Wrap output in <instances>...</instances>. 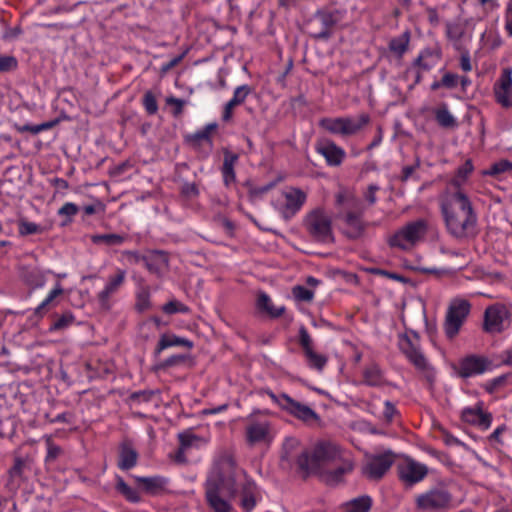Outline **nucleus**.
<instances>
[{
  "mask_svg": "<svg viewBox=\"0 0 512 512\" xmlns=\"http://www.w3.org/2000/svg\"><path fill=\"white\" fill-rule=\"evenodd\" d=\"M20 278L31 288H42L46 283L45 273L36 266L21 265L19 267Z\"/></svg>",
  "mask_w": 512,
  "mask_h": 512,
  "instance_id": "bb28decb",
  "label": "nucleus"
},
{
  "mask_svg": "<svg viewBox=\"0 0 512 512\" xmlns=\"http://www.w3.org/2000/svg\"><path fill=\"white\" fill-rule=\"evenodd\" d=\"M79 211V208L76 204L72 202L65 203L59 210L58 215L66 217V221L64 223H70L72 221V217H74Z\"/></svg>",
  "mask_w": 512,
  "mask_h": 512,
  "instance_id": "603ef678",
  "label": "nucleus"
},
{
  "mask_svg": "<svg viewBox=\"0 0 512 512\" xmlns=\"http://www.w3.org/2000/svg\"><path fill=\"white\" fill-rule=\"evenodd\" d=\"M238 158L239 157L237 154L230 152L228 150L224 151V160L223 165L221 167V173L224 185L227 187L234 183L236 180L234 168L238 161Z\"/></svg>",
  "mask_w": 512,
  "mask_h": 512,
  "instance_id": "2f4dec72",
  "label": "nucleus"
},
{
  "mask_svg": "<svg viewBox=\"0 0 512 512\" xmlns=\"http://www.w3.org/2000/svg\"><path fill=\"white\" fill-rule=\"evenodd\" d=\"M186 357L183 355H172L169 358L165 359L161 363L156 366V369H167L170 367H174L185 361Z\"/></svg>",
  "mask_w": 512,
  "mask_h": 512,
  "instance_id": "13d9d810",
  "label": "nucleus"
},
{
  "mask_svg": "<svg viewBox=\"0 0 512 512\" xmlns=\"http://www.w3.org/2000/svg\"><path fill=\"white\" fill-rule=\"evenodd\" d=\"M216 128L215 124H209L205 126L202 130L195 132L194 134L188 137V141L193 145H200L201 143L212 144L211 141V132Z\"/></svg>",
  "mask_w": 512,
  "mask_h": 512,
  "instance_id": "37998d69",
  "label": "nucleus"
},
{
  "mask_svg": "<svg viewBox=\"0 0 512 512\" xmlns=\"http://www.w3.org/2000/svg\"><path fill=\"white\" fill-rule=\"evenodd\" d=\"M116 490L129 502L137 503L140 501V495L138 491L130 487L121 477H117Z\"/></svg>",
  "mask_w": 512,
  "mask_h": 512,
  "instance_id": "79ce46f5",
  "label": "nucleus"
},
{
  "mask_svg": "<svg viewBox=\"0 0 512 512\" xmlns=\"http://www.w3.org/2000/svg\"><path fill=\"white\" fill-rule=\"evenodd\" d=\"M505 30L512 37V1L508 4L505 12Z\"/></svg>",
  "mask_w": 512,
  "mask_h": 512,
  "instance_id": "69168bd1",
  "label": "nucleus"
},
{
  "mask_svg": "<svg viewBox=\"0 0 512 512\" xmlns=\"http://www.w3.org/2000/svg\"><path fill=\"white\" fill-rule=\"evenodd\" d=\"M474 170L473 163L470 159L466 160L463 165L457 168L455 175L448 181L443 191L464 192L463 185L467 182L469 176Z\"/></svg>",
  "mask_w": 512,
  "mask_h": 512,
  "instance_id": "393cba45",
  "label": "nucleus"
},
{
  "mask_svg": "<svg viewBox=\"0 0 512 512\" xmlns=\"http://www.w3.org/2000/svg\"><path fill=\"white\" fill-rule=\"evenodd\" d=\"M370 122V116L366 113L352 117H326L319 121V126L331 134L342 137L352 136L360 132Z\"/></svg>",
  "mask_w": 512,
  "mask_h": 512,
  "instance_id": "423d86ee",
  "label": "nucleus"
},
{
  "mask_svg": "<svg viewBox=\"0 0 512 512\" xmlns=\"http://www.w3.org/2000/svg\"><path fill=\"white\" fill-rule=\"evenodd\" d=\"M24 461L21 458H16L14 461L13 466L9 470V475L11 478L19 477L21 476L24 468Z\"/></svg>",
  "mask_w": 512,
  "mask_h": 512,
  "instance_id": "e2e57ef3",
  "label": "nucleus"
},
{
  "mask_svg": "<svg viewBox=\"0 0 512 512\" xmlns=\"http://www.w3.org/2000/svg\"><path fill=\"white\" fill-rule=\"evenodd\" d=\"M126 271L116 268L114 273L107 278L104 288L98 293V301L103 308H109L110 298L116 294L125 283Z\"/></svg>",
  "mask_w": 512,
  "mask_h": 512,
  "instance_id": "2eb2a0df",
  "label": "nucleus"
},
{
  "mask_svg": "<svg viewBox=\"0 0 512 512\" xmlns=\"http://www.w3.org/2000/svg\"><path fill=\"white\" fill-rule=\"evenodd\" d=\"M150 302V289L148 287H141L136 293L135 307L139 312L149 309Z\"/></svg>",
  "mask_w": 512,
  "mask_h": 512,
  "instance_id": "a18cd8bd",
  "label": "nucleus"
},
{
  "mask_svg": "<svg viewBox=\"0 0 512 512\" xmlns=\"http://www.w3.org/2000/svg\"><path fill=\"white\" fill-rule=\"evenodd\" d=\"M439 203L447 230L453 237L462 239L474 234L477 215L465 192L443 191Z\"/></svg>",
  "mask_w": 512,
  "mask_h": 512,
  "instance_id": "7ed1b4c3",
  "label": "nucleus"
},
{
  "mask_svg": "<svg viewBox=\"0 0 512 512\" xmlns=\"http://www.w3.org/2000/svg\"><path fill=\"white\" fill-rule=\"evenodd\" d=\"M304 356L308 366L318 372H322L328 362L327 356L317 353L314 349L305 352Z\"/></svg>",
  "mask_w": 512,
  "mask_h": 512,
  "instance_id": "a19ab883",
  "label": "nucleus"
},
{
  "mask_svg": "<svg viewBox=\"0 0 512 512\" xmlns=\"http://www.w3.org/2000/svg\"><path fill=\"white\" fill-rule=\"evenodd\" d=\"M126 240V236L109 233V234H96L91 237V241L94 244H105L107 246H119L122 245Z\"/></svg>",
  "mask_w": 512,
  "mask_h": 512,
  "instance_id": "ea45409f",
  "label": "nucleus"
},
{
  "mask_svg": "<svg viewBox=\"0 0 512 512\" xmlns=\"http://www.w3.org/2000/svg\"><path fill=\"white\" fill-rule=\"evenodd\" d=\"M74 320V315L71 312H65L54 321L50 329L52 331L66 329L74 322Z\"/></svg>",
  "mask_w": 512,
  "mask_h": 512,
  "instance_id": "8fccbe9b",
  "label": "nucleus"
},
{
  "mask_svg": "<svg viewBox=\"0 0 512 512\" xmlns=\"http://www.w3.org/2000/svg\"><path fill=\"white\" fill-rule=\"evenodd\" d=\"M273 437L272 425L266 414L258 411L246 418L245 438L250 445L269 443Z\"/></svg>",
  "mask_w": 512,
  "mask_h": 512,
  "instance_id": "0eeeda50",
  "label": "nucleus"
},
{
  "mask_svg": "<svg viewBox=\"0 0 512 512\" xmlns=\"http://www.w3.org/2000/svg\"><path fill=\"white\" fill-rule=\"evenodd\" d=\"M143 105L148 114L153 115L158 111V104L151 92H146L143 97Z\"/></svg>",
  "mask_w": 512,
  "mask_h": 512,
  "instance_id": "6e6d98bb",
  "label": "nucleus"
},
{
  "mask_svg": "<svg viewBox=\"0 0 512 512\" xmlns=\"http://www.w3.org/2000/svg\"><path fill=\"white\" fill-rule=\"evenodd\" d=\"M143 263L150 273L162 277L168 269L169 258L165 252L155 250L145 255Z\"/></svg>",
  "mask_w": 512,
  "mask_h": 512,
  "instance_id": "b1692460",
  "label": "nucleus"
},
{
  "mask_svg": "<svg viewBox=\"0 0 512 512\" xmlns=\"http://www.w3.org/2000/svg\"><path fill=\"white\" fill-rule=\"evenodd\" d=\"M122 260L126 261L130 264H137L139 262H144L143 255L139 254L137 251L125 250L121 253Z\"/></svg>",
  "mask_w": 512,
  "mask_h": 512,
  "instance_id": "052dcab7",
  "label": "nucleus"
},
{
  "mask_svg": "<svg viewBox=\"0 0 512 512\" xmlns=\"http://www.w3.org/2000/svg\"><path fill=\"white\" fill-rule=\"evenodd\" d=\"M371 507L372 499L363 495L344 502L339 509L341 512H369Z\"/></svg>",
  "mask_w": 512,
  "mask_h": 512,
  "instance_id": "473e14b6",
  "label": "nucleus"
},
{
  "mask_svg": "<svg viewBox=\"0 0 512 512\" xmlns=\"http://www.w3.org/2000/svg\"><path fill=\"white\" fill-rule=\"evenodd\" d=\"M400 350L405 354L407 359L421 371H427L430 368L429 362L422 353L418 345V338L415 335L413 338L404 334L399 337L398 342Z\"/></svg>",
  "mask_w": 512,
  "mask_h": 512,
  "instance_id": "ddd939ff",
  "label": "nucleus"
},
{
  "mask_svg": "<svg viewBox=\"0 0 512 512\" xmlns=\"http://www.w3.org/2000/svg\"><path fill=\"white\" fill-rule=\"evenodd\" d=\"M46 448H47V455L45 458L46 462H52L57 459V457L61 454L62 449L60 446L54 444L52 440L51 435H45L44 437Z\"/></svg>",
  "mask_w": 512,
  "mask_h": 512,
  "instance_id": "49530a36",
  "label": "nucleus"
},
{
  "mask_svg": "<svg viewBox=\"0 0 512 512\" xmlns=\"http://www.w3.org/2000/svg\"><path fill=\"white\" fill-rule=\"evenodd\" d=\"M285 202L282 215L285 219L295 216L305 204L307 196L299 188H290L283 193Z\"/></svg>",
  "mask_w": 512,
  "mask_h": 512,
  "instance_id": "412c9836",
  "label": "nucleus"
},
{
  "mask_svg": "<svg viewBox=\"0 0 512 512\" xmlns=\"http://www.w3.org/2000/svg\"><path fill=\"white\" fill-rule=\"evenodd\" d=\"M438 125L446 129H454L458 126L456 117L449 111L447 104L443 103L433 110Z\"/></svg>",
  "mask_w": 512,
  "mask_h": 512,
  "instance_id": "72a5a7b5",
  "label": "nucleus"
},
{
  "mask_svg": "<svg viewBox=\"0 0 512 512\" xmlns=\"http://www.w3.org/2000/svg\"><path fill=\"white\" fill-rule=\"evenodd\" d=\"M18 62L14 56H0V72H10L17 68Z\"/></svg>",
  "mask_w": 512,
  "mask_h": 512,
  "instance_id": "4d7b16f0",
  "label": "nucleus"
},
{
  "mask_svg": "<svg viewBox=\"0 0 512 512\" xmlns=\"http://www.w3.org/2000/svg\"><path fill=\"white\" fill-rule=\"evenodd\" d=\"M257 308L273 318L279 317L285 312L284 306L275 307L271 298L264 292L258 294Z\"/></svg>",
  "mask_w": 512,
  "mask_h": 512,
  "instance_id": "f704fd0d",
  "label": "nucleus"
},
{
  "mask_svg": "<svg viewBox=\"0 0 512 512\" xmlns=\"http://www.w3.org/2000/svg\"><path fill=\"white\" fill-rule=\"evenodd\" d=\"M162 311L168 315H173L176 313L185 314V313L189 312V308L182 302H180L176 299H173V300L169 301L168 303H166L165 305H163Z\"/></svg>",
  "mask_w": 512,
  "mask_h": 512,
  "instance_id": "09e8293b",
  "label": "nucleus"
},
{
  "mask_svg": "<svg viewBox=\"0 0 512 512\" xmlns=\"http://www.w3.org/2000/svg\"><path fill=\"white\" fill-rule=\"evenodd\" d=\"M509 309L500 303L488 306L484 312L483 331L488 334H500L511 325Z\"/></svg>",
  "mask_w": 512,
  "mask_h": 512,
  "instance_id": "9d476101",
  "label": "nucleus"
},
{
  "mask_svg": "<svg viewBox=\"0 0 512 512\" xmlns=\"http://www.w3.org/2000/svg\"><path fill=\"white\" fill-rule=\"evenodd\" d=\"M442 47L439 43H434L423 48L413 61L412 66L417 68L415 75V84L422 80V72L430 71L436 67L442 59Z\"/></svg>",
  "mask_w": 512,
  "mask_h": 512,
  "instance_id": "f8f14e48",
  "label": "nucleus"
},
{
  "mask_svg": "<svg viewBox=\"0 0 512 512\" xmlns=\"http://www.w3.org/2000/svg\"><path fill=\"white\" fill-rule=\"evenodd\" d=\"M394 459L392 453L372 457L363 467V474L370 479H380L390 469Z\"/></svg>",
  "mask_w": 512,
  "mask_h": 512,
  "instance_id": "a211bd4d",
  "label": "nucleus"
},
{
  "mask_svg": "<svg viewBox=\"0 0 512 512\" xmlns=\"http://www.w3.org/2000/svg\"><path fill=\"white\" fill-rule=\"evenodd\" d=\"M316 151L321 154L328 165L338 166L345 157V151L331 140H321L316 144Z\"/></svg>",
  "mask_w": 512,
  "mask_h": 512,
  "instance_id": "4be33fe9",
  "label": "nucleus"
},
{
  "mask_svg": "<svg viewBox=\"0 0 512 512\" xmlns=\"http://www.w3.org/2000/svg\"><path fill=\"white\" fill-rule=\"evenodd\" d=\"M138 453L128 440L123 441L119 447L118 467L122 470H129L137 464Z\"/></svg>",
  "mask_w": 512,
  "mask_h": 512,
  "instance_id": "c756f323",
  "label": "nucleus"
},
{
  "mask_svg": "<svg viewBox=\"0 0 512 512\" xmlns=\"http://www.w3.org/2000/svg\"><path fill=\"white\" fill-rule=\"evenodd\" d=\"M508 172H512V162L506 159H502L493 163L488 170L484 171V175L497 177Z\"/></svg>",
  "mask_w": 512,
  "mask_h": 512,
  "instance_id": "c03bdc74",
  "label": "nucleus"
},
{
  "mask_svg": "<svg viewBox=\"0 0 512 512\" xmlns=\"http://www.w3.org/2000/svg\"><path fill=\"white\" fill-rule=\"evenodd\" d=\"M269 397L282 410L304 423L312 424L317 423L320 420L319 415L313 409L292 399L287 394L276 395L273 392H270Z\"/></svg>",
  "mask_w": 512,
  "mask_h": 512,
  "instance_id": "1a4fd4ad",
  "label": "nucleus"
},
{
  "mask_svg": "<svg viewBox=\"0 0 512 512\" xmlns=\"http://www.w3.org/2000/svg\"><path fill=\"white\" fill-rule=\"evenodd\" d=\"M380 190L377 184H370L365 191L362 193V197L365 201V205L373 206L377 202L376 193Z\"/></svg>",
  "mask_w": 512,
  "mask_h": 512,
  "instance_id": "864d4df0",
  "label": "nucleus"
},
{
  "mask_svg": "<svg viewBox=\"0 0 512 512\" xmlns=\"http://www.w3.org/2000/svg\"><path fill=\"white\" fill-rule=\"evenodd\" d=\"M292 295L296 301L311 302L314 298V291L304 286L297 285L292 289Z\"/></svg>",
  "mask_w": 512,
  "mask_h": 512,
  "instance_id": "de8ad7c7",
  "label": "nucleus"
},
{
  "mask_svg": "<svg viewBox=\"0 0 512 512\" xmlns=\"http://www.w3.org/2000/svg\"><path fill=\"white\" fill-rule=\"evenodd\" d=\"M175 346H184L191 349L193 347V342L175 334H162L157 343L154 354L155 356H159L165 349Z\"/></svg>",
  "mask_w": 512,
  "mask_h": 512,
  "instance_id": "7c9ffc66",
  "label": "nucleus"
},
{
  "mask_svg": "<svg viewBox=\"0 0 512 512\" xmlns=\"http://www.w3.org/2000/svg\"><path fill=\"white\" fill-rule=\"evenodd\" d=\"M299 344L303 349V352H307L308 350H312L313 348V340L308 333L307 329L304 326L299 328Z\"/></svg>",
  "mask_w": 512,
  "mask_h": 512,
  "instance_id": "5fc2aeb1",
  "label": "nucleus"
},
{
  "mask_svg": "<svg viewBox=\"0 0 512 512\" xmlns=\"http://www.w3.org/2000/svg\"><path fill=\"white\" fill-rule=\"evenodd\" d=\"M141 489L150 495H158L166 489L168 480L162 476L134 477Z\"/></svg>",
  "mask_w": 512,
  "mask_h": 512,
  "instance_id": "c85d7f7f",
  "label": "nucleus"
},
{
  "mask_svg": "<svg viewBox=\"0 0 512 512\" xmlns=\"http://www.w3.org/2000/svg\"><path fill=\"white\" fill-rule=\"evenodd\" d=\"M336 203L342 207V212H352L362 216L367 208L360 198L348 191H341L337 193Z\"/></svg>",
  "mask_w": 512,
  "mask_h": 512,
  "instance_id": "a878e982",
  "label": "nucleus"
},
{
  "mask_svg": "<svg viewBox=\"0 0 512 512\" xmlns=\"http://www.w3.org/2000/svg\"><path fill=\"white\" fill-rule=\"evenodd\" d=\"M496 102L504 108H512V68L502 69L493 86Z\"/></svg>",
  "mask_w": 512,
  "mask_h": 512,
  "instance_id": "4468645a",
  "label": "nucleus"
},
{
  "mask_svg": "<svg viewBox=\"0 0 512 512\" xmlns=\"http://www.w3.org/2000/svg\"><path fill=\"white\" fill-rule=\"evenodd\" d=\"M18 230L20 235H32L42 232V227L34 222H29L26 220H20L18 224Z\"/></svg>",
  "mask_w": 512,
  "mask_h": 512,
  "instance_id": "3c124183",
  "label": "nucleus"
},
{
  "mask_svg": "<svg viewBox=\"0 0 512 512\" xmlns=\"http://www.w3.org/2000/svg\"><path fill=\"white\" fill-rule=\"evenodd\" d=\"M428 231V222L424 219H417L408 222L398 229L388 240L393 248L408 251L423 241Z\"/></svg>",
  "mask_w": 512,
  "mask_h": 512,
  "instance_id": "39448f33",
  "label": "nucleus"
},
{
  "mask_svg": "<svg viewBox=\"0 0 512 512\" xmlns=\"http://www.w3.org/2000/svg\"><path fill=\"white\" fill-rule=\"evenodd\" d=\"M489 365V361L480 356L471 355L459 362L458 375L462 378L474 377L483 374Z\"/></svg>",
  "mask_w": 512,
  "mask_h": 512,
  "instance_id": "aec40b11",
  "label": "nucleus"
},
{
  "mask_svg": "<svg viewBox=\"0 0 512 512\" xmlns=\"http://www.w3.org/2000/svg\"><path fill=\"white\" fill-rule=\"evenodd\" d=\"M167 103L169 105H173L175 107L174 115L178 116V115H180L182 113L183 107L186 104V101L182 100V99H179V98L170 97V98L167 99Z\"/></svg>",
  "mask_w": 512,
  "mask_h": 512,
  "instance_id": "0e129e2a",
  "label": "nucleus"
},
{
  "mask_svg": "<svg viewBox=\"0 0 512 512\" xmlns=\"http://www.w3.org/2000/svg\"><path fill=\"white\" fill-rule=\"evenodd\" d=\"M296 464L298 469L306 474L335 465L337 467L333 471V477L337 480L353 469L350 454L328 441L319 442L311 449L303 450L297 456Z\"/></svg>",
  "mask_w": 512,
  "mask_h": 512,
  "instance_id": "f03ea898",
  "label": "nucleus"
},
{
  "mask_svg": "<svg viewBox=\"0 0 512 512\" xmlns=\"http://www.w3.org/2000/svg\"><path fill=\"white\" fill-rule=\"evenodd\" d=\"M364 383L369 386H380L384 382L383 374L377 365H370L363 371Z\"/></svg>",
  "mask_w": 512,
  "mask_h": 512,
  "instance_id": "58836bf2",
  "label": "nucleus"
},
{
  "mask_svg": "<svg viewBox=\"0 0 512 512\" xmlns=\"http://www.w3.org/2000/svg\"><path fill=\"white\" fill-rule=\"evenodd\" d=\"M461 419L468 424L474 425L482 430L490 427L492 415L483 410V403L478 402L475 406L465 407L461 411Z\"/></svg>",
  "mask_w": 512,
  "mask_h": 512,
  "instance_id": "f3484780",
  "label": "nucleus"
},
{
  "mask_svg": "<svg viewBox=\"0 0 512 512\" xmlns=\"http://www.w3.org/2000/svg\"><path fill=\"white\" fill-rule=\"evenodd\" d=\"M303 227L313 241L328 243L333 240L332 217L323 208L318 207L307 213Z\"/></svg>",
  "mask_w": 512,
  "mask_h": 512,
  "instance_id": "20e7f679",
  "label": "nucleus"
},
{
  "mask_svg": "<svg viewBox=\"0 0 512 512\" xmlns=\"http://www.w3.org/2000/svg\"><path fill=\"white\" fill-rule=\"evenodd\" d=\"M410 37V32L406 30L399 36L392 38L389 42V50L398 58H402L408 51Z\"/></svg>",
  "mask_w": 512,
  "mask_h": 512,
  "instance_id": "c9c22d12",
  "label": "nucleus"
},
{
  "mask_svg": "<svg viewBox=\"0 0 512 512\" xmlns=\"http://www.w3.org/2000/svg\"><path fill=\"white\" fill-rule=\"evenodd\" d=\"M459 83V76L454 73L447 72L443 75L441 79V84L443 87L448 89L455 88Z\"/></svg>",
  "mask_w": 512,
  "mask_h": 512,
  "instance_id": "680f3d73",
  "label": "nucleus"
},
{
  "mask_svg": "<svg viewBox=\"0 0 512 512\" xmlns=\"http://www.w3.org/2000/svg\"><path fill=\"white\" fill-rule=\"evenodd\" d=\"M460 68L464 72H470L472 70V63L469 52H464L460 56Z\"/></svg>",
  "mask_w": 512,
  "mask_h": 512,
  "instance_id": "338daca9",
  "label": "nucleus"
},
{
  "mask_svg": "<svg viewBox=\"0 0 512 512\" xmlns=\"http://www.w3.org/2000/svg\"><path fill=\"white\" fill-rule=\"evenodd\" d=\"M255 489V483L247 479L243 486L241 498V506L245 512H250L256 505Z\"/></svg>",
  "mask_w": 512,
  "mask_h": 512,
  "instance_id": "e433bc0d",
  "label": "nucleus"
},
{
  "mask_svg": "<svg viewBox=\"0 0 512 512\" xmlns=\"http://www.w3.org/2000/svg\"><path fill=\"white\" fill-rule=\"evenodd\" d=\"M64 293V289L59 282H56L53 289L48 293L46 298L35 308L36 315H42L46 312L49 306L54 305L57 297Z\"/></svg>",
  "mask_w": 512,
  "mask_h": 512,
  "instance_id": "4c0bfd02",
  "label": "nucleus"
},
{
  "mask_svg": "<svg viewBox=\"0 0 512 512\" xmlns=\"http://www.w3.org/2000/svg\"><path fill=\"white\" fill-rule=\"evenodd\" d=\"M340 218L346 226V234L349 238H358L364 231L363 216L352 212H340Z\"/></svg>",
  "mask_w": 512,
  "mask_h": 512,
  "instance_id": "cd10ccee",
  "label": "nucleus"
},
{
  "mask_svg": "<svg viewBox=\"0 0 512 512\" xmlns=\"http://www.w3.org/2000/svg\"><path fill=\"white\" fill-rule=\"evenodd\" d=\"M251 93L252 88L247 84L236 87L232 98L225 104L223 108L222 120L224 122H229L233 117L234 109L237 106L242 105Z\"/></svg>",
  "mask_w": 512,
  "mask_h": 512,
  "instance_id": "5701e85b",
  "label": "nucleus"
},
{
  "mask_svg": "<svg viewBox=\"0 0 512 512\" xmlns=\"http://www.w3.org/2000/svg\"><path fill=\"white\" fill-rule=\"evenodd\" d=\"M244 470L237 467L229 451H221L205 483V497L214 512H231V501L237 493L236 483L245 477Z\"/></svg>",
  "mask_w": 512,
  "mask_h": 512,
  "instance_id": "f257e3e1",
  "label": "nucleus"
},
{
  "mask_svg": "<svg viewBox=\"0 0 512 512\" xmlns=\"http://www.w3.org/2000/svg\"><path fill=\"white\" fill-rule=\"evenodd\" d=\"M400 479L408 484H415L422 481L428 473L426 465L413 459H405L399 466Z\"/></svg>",
  "mask_w": 512,
  "mask_h": 512,
  "instance_id": "dca6fc26",
  "label": "nucleus"
},
{
  "mask_svg": "<svg viewBox=\"0 0 512 512\" xmlns=\"http://www.w3.org/2000/svg\"><path fill=\"white\" fill-rule=\"evenodd\" d=\"M471 311V304L463 298L451 300L444 322V331L449 339L456 337L467 320Z\"/></svg>",
  "mask_w": 512,
  "mask_h": 512,
  "instance_id": "6e6552de",
  "label": "nucleus"
},
{
  "mask_svg": "<svg viewBox=\"0 0 512 512\" xmlns=\"http://www.w3.org/2000/svg\"><path fill=\"white\" fill-rule=\"evenodd\" d=\"M398 414H399V412L396 409L395 405L391 401L386 400L384 402V410H383V417L386 420V422H388V423L392 422Z\"/></svg>",
  "mask_w": 512,
  "mask_h": 512,
  "instance_id": "bf43d9fd",
  "label": "nucleus"
},
{
  "mask_svg": "<svg viewBox=\"0 0 512 512\" xmlns=\"http://www.w3.org/2000/svg\"><path fill=\"white\" fill-rule=\"evenodd\" d=\"M179 449L176 453L178 462L185 461V453L192 448H201L209 442V438L195 434L192 430H185L178 434Z\"/></svg>",
  "mask_w": 512,
  "mask_h": 512,
  "instance_id": "6ab92c4d",
  "label": "nucleus"
},
{
  "mask_svg": "<svg viewBox=\"0 0 512 512\" xmlns=\"http://www.w3.org/2000/svg\"><path fill=\"white\" fill-rule=\"evenodd\" d=\"M375 273L379 274V275H382V276H385V277H388L390 279L399 281V282H405L406 281L403 276H401L399 274H396V273L388 272V271H385V270L377 269V270H375Z\"/></svg>",
  "mask_w": 512,
  "mask_h": 512,
  "instance_id": "774afa93",
  "label": "nucleus"
},
{
  "mask_svg": "<svg viewBox=\"0 0 512 512\" xmlns=\"http://www.w3.org/2000/svg\"><path fill=\"white\" fill-rule=\"evenodd\" d=\"M451 501L452 496L447 489L435 487L418 495L416 505L424 511H437L448 508Z\"/></svg>",
  "mask_w": 512,
  "mask_h": 512,
  "instance_id": "9b49d317",
  "label": "nucleus"
}]
</instances>
